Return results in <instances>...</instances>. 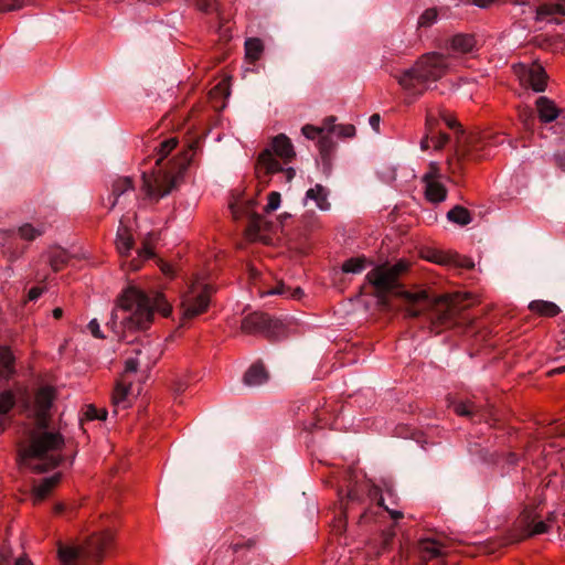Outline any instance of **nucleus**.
<instances>
[{
  "mask_svg": "<svg viewBox=\"0 0 565 565\" xmlns=\"http://www.w3.org/2000/svg\"><path fill=\"white\" fill-rule=\"evenodd\" d=\"M158 262L160 264L161 271L167 277L173 278L175 276V268L171 264L166 263L162 259H159Z\"/></svg>",
  "mask_w": 565,
  "mask_h": 565,
  "instance_id": "nucleus-49",
  "label": "nucleus"
},
{
  "mask_svg": "<svg viewBox=\"0 0 565 565\" xmlns=\"http://www.w3.org/2000/svg\"><path fill=\"white\" fill-rule=\"evenodd\" d=\"M87 328L90 331V333L93 334V337H95L97 339H105V335L100 331L99 323L96 319L90 320Z\"/></svg>",
  "mask_w": 565,
  "mask_h": 565,
  "instance_id": "nucleus-48",
  "label": "nucleus"
},
{
  "mask_svg": "<svg viewBox=\"0 0 565 565\" xmlns=\"http://www.w3.org/2000/svg\"><path fill=\"white\" fill-rule=\"evenodd\" d=\"M280 202H281V195L279 192L277 191H273L268 194V203L267 205L265 206V211L267 213L269 212H273V211H276L279 205H280Z\"/></svg>",
  "mask_w": 565,
  "mask_h": 565,
  "instance_id": "nucleus-40",
  "label": "nucleus"
},
{
  "mask_svg": "<svg viewBox=\"0 0 565 565\" xmlns=\"http://www.w3.org/2000/svg\"><path fill=\"white\" fill-rule=\"evenodd\" d=\"M335 132L341 137L351 138L355 135V127L353 125H339Z\"/></svg>",
  "mask_w": 565,
  "mask_h": 565,
  "instance_id": "nucleus-46",
  "label": "nucleus"
},
{
  "mask_svg": "<svg viewBox=\"0 0 565 565\" xmlns=\"http://www.w3.org/2000/svg\"><path fill=\"white\" fill-rule=\"evenodd\" d=\"M454 411L459 416H465L473 422L482 420L488 417L489 413L482 406L475 404L473 402H458L454 405Z\"/></svg>",
  "mask_w": 565,
  "mask_h": 565,
  "instance_id": "nucleus-13",
  "label": "nucleus"
},
{
  "mask_svg": "<svg viewBox=\"0 0 565 565\" xmlns=\"http://www.w3.org/2000/svg\"><path fill=\"white\" fill-rule=\"evenodd\" d=\"M440 178L439 167L437 163L431 162L429 164V171L423 177V181L427 182L428 180L437 181Z\"/></svg>",
  "mask_w": 565,
  "mask_h": 565,
  "instance_id": "nucleus-45",
  "label": "nucleus"
},
{
  "mask_svg": "<svg viewBox=\"0 0 565 565\" xmlns=\"http://www.w3.org/2000/svg\"><path fill=\"white\" fill-rule=\"evenodd\" d=\"M438 18V12L435 8L426 9L420 17L418 18V26L419 28H429L434 23H436Z\"/></svg>",
  "mask_w": 565,
  "mask_h": 565,
  "instance_id": "nucleus-36",
  "label": "nucleus"
},
{
  "mask_svg": "<svg viewBox=\"0 0 565 565\" xmlns=\"http://www.w3.org/2000/svg\"><path fill=\"white\" fill-rule=\"evenodd\" d=\"M178 140L170 138L160 143L158 158L156 159V166L158 170L151 171V173L142 172V190L149 199L158 201L160 198L168 195L175 186L183 172L192 160L190 153L198 141L189 146L180 158L169 161L167 164L161 166L162 161L169 156V153L177 147Z\"/></svg>",
  "mask_w": 565,
  "mask_h": 565,
  "instance_id": "nucleus-4",
  "label": "nucleus"
},
{
  "mask_svg": "<svg viewBox=\"0 0 565 565\" xmlns=\"http://www.w3.org/2000/svg\"><path fill=\"white\" fill-rule=\"evenodd\" d=\"M269 379L268 372L260 362L252 364L244 374L243 382L248 387H257Z\"/></svg>",
  "mask_w": 565,
  "mask_h": 565,
  "instance_id": "nucleus-14",
  "label": "nucleus"
},
{
  "mask_svg": "<svg viewBox=\"0 0 565 565\" xmlns=\"http://www.w3.org/2000/svg\"><path fill=\"white\" fill-rule=\"evenodd\" d=\"M23 7V0H0V12L13 11Z\"/></svg>",
  "mask_w": 565,
  "mask_h": 565,
  "instance_id": "nucleus-42",
  "label": "nucleus"
},
{
  "mask_svg": "<svg viewBox=\"0 0 565 565\" xmlns=\"http://www.w3.org/2000/svg\"><path fill=\"white\" fill-rule=\"evenodd\" d=\"M494 0H473V3L480 8L489 7Z\"/></svg>",
  "mask_w": 565,
  "mask_h": 565,
  "instance_id": "nucleus-60",
  "label": "nucleus"
},
{
  "mask_svg": "<svg viewBox=\"0 0 565 565\" xmlns=\"http://www.w3.org/2000/svg\"><path fill=\"white\" fill-rule=\"evenodd\" d=\"M85 416L88 420H95L99 417V409L93 405H89L86 409Z\"/></svg>",
  "mask_w": 565,
  "mask_h": 565,
  "instance_id": "nucleus-51",
  "label": "nucleus"
},
{
  "mask_svg": "<svg viewBox=\"0 0 565 565\" xmlns=\"http://www.w3.org/2000/svg\"><path fill=\"white\" fill-rule=\"evenodd\" d=\"M138 255L145 259H149L154 256V253L148 244H145L143 247L138 250Z\"/></svg>",
  "mask_w": 565,
  "mask_h": 565,
  "instance_id": "nucleus-52",
  "label": "nucleus"
},
{
  "mask_svg": "<svg viewBox=\"0 0 565 565\" xmlns=\"http://www.w3.org/2000/svg\"><path fill=\"white\" fill-rule=\"evenodd\" d=\"M447 70V57L441 53L431 52L420 56L413 67L394 77L405 90L420 95L430 83L440 79Z\"/></svg>",
  "mask_w": 565,
  "mask_h": 565,
  "instance_id": "nucleus-6",
  "label": "nucleus"
},
{
  "mask_svg": "<svg viewBox=\"0 0 565 565\" xmlns=\"http://www.w3.org/2000/svg\"><path fill=\"white\" fill-rule=\"evenodd\" d=\"M246 57L252 62L257 61L263 52V43L259 39L253 38L245 42Z\"/></svg>",
  "mask_w": 565,
  "mask_h": 565,
  "instance_id": "nucleus-33",
  "label": "nucleus"
},
{
  "mask_svg": "<svg viewBox=\"0 0 565 565\" xmlns=\"http://www.w3.org/2000/svg\"><path fill=\"white\" fill-rule=\"evenodd\" d=\"M434 262L438 264H454L457 267L472 269L475 267L473 262L470 258L461 257L459 255H444L439 254L434 257Z\"/></svg>",
  "mask_w": 565,
  "mask_h": 565,
  "instance_id": "nucleus-25",
  "label": "nucleus"
},
{
  "mask_svg": "<svg viewBox=\"0 0 565 565\" xmlns=\"http://www.w3.org/2000/svg\"><path fill=\"white\" fill-rule=\"evenodd\" d=\"M141 364V360L129 358L126 360L125 370L126 372H136L138 366Z\"/></svg>",
  "mask_w": 565,
  "mask_h": 565,
  "instance_id": "nucleus-50",
  "label": "nucleus"
},
{
  "mask_svg": "<svg viewBox=\"0 0 565 565\" xmlns=\"http://www.w3.org/2000/svg\"><path fill=\"white\" fill-rule=\"evenodd\" d=\"M14 565H33L32 562L26 557H19Z\"/></svg>",
  "mask_w": 565,
  "mask_h": 565,
  "instance_id": "nucleus-62",
  "label": "nucleus"
},
{
  "mask_svg": "<svg viewBox=\"0 0 565 565\" xmlns=\"http://www.w3.org/2000/svg\"><path fill=\"white\" fill-rule=\"evenodd\" d=\"M132 180L129 177L119 178L113 184V192L110 200L109 210L114 209L117 204L118 199L129 190H132Z\"/></svg>",
  "mask_w": 565,
  "mask_h": 565,
  "instance_id": "nucleus-24",
  "label": "nucleus"
},
{
  "mask_svg": "<svg viewBox=\"0 0 565 565\" xmlns=\"http://www.w3.org/2000/svg\"><path fill=\"white\" fill-rule=\"evenodd\" d=\"M129 393V387L118 384L115 388L113 401L116 406L122 405V407H126V398Z\"/></svg>",
  "mask_w": 565,
  "mask_h": 565,
  "instance_id": "nucleus-38",
  "label": "nucleus"
},
{
  "mask_svg": "<svg viewBox=\"0 0 565 565\" xmlns=\"http://www.w3.org/2000/svg\"><path fill=\"white\" fill-rule=\"evenodd\" d=\"M425 194L428 201L440 203L446 200L447 189L438 181L428 180L425 182Z\"/></svg>",
  "mask_w": 565,
  "mask_h": 565,
  "instance_id": "nucleus-20",
  "label": "nucleus"
},
{
  "mask_svg": "<svg viewBox=\"0 0 565 565\" xmlns=\"http://www.w3.org/2000/svg\"><path fill=\"white\" fill-rule=\"evenodd\" d=\"M257 161L258 164L265 169L267 175L276 172H284L288 182H290L296 175L294 168L282 169L280 163L275 159V157H273L270 149L263 150L259 153Z\"/></svg>",
  "mask_w": 565,
  "mask_h": 565,
  "instance_id": "nucleus-11",
  "label": "nucleus"
},
{
  "mask_svg": "<svg viewBox=\"0 0 565 565\" xmlns=\"http://www.w3.org/2000/svg\"><path fill=\"white\" fill-rule=\"evenodd\" d=\"M518 461H519V457H518L516 454L509 452V454L505 455V462L508 465H512L513 466V465H516Z\"/></svg>",
  "mask_w": 565,
  "mask_h": 565,
  "instance_id": "nucleus-57",
  "label": "nucleus"
},
{
  "mask_svg": "<svg viewBox=\"0 0 565 565\" xmlns=\"http://www.w3.org/2000/svg\"><path fill=\"white\" fill-rule=\"evenodd\" d=\"M10 553L4 551V550H0V565H9L10 563Z\"/></svg>",
  "mask_w": 565,
  "mask_h": 565,
  "instance_id": "nucleus-56",
  "label": "nucleus"
},
{
  "mask_svg": "<svg viewBox=\"0 0 565 565\" xmlns=\"http://www.w3.org/2000/svg\"><path fill=\"white\" fill-rule=\"evenodd\" d=\"M318 145H319L321 161H326L328 159V157H331V154L335 148V142L333 141V139L330 135H324V136H321Z\"/></svg>",
  "mask_w": 565,
  "mask_h": 565,
  "instance_id": "nucleus-35",
  "label": "nucleus"
},
{
  "mask_svg": "<svg viewBox=\"0 0 565 565\" xmlns=\"http://www.w3.org/2000/svg\"><path fill=\"white\" fill-rule=\"evenodd\" d=\"M445 120H446V124H447V126H448L449 128H451V129L459 128V125L457 124V121H456V120H454V119H448V118H446Z\"/></svg>",
  "mask_w": 565,
  "mask_h": 565,
  "instance_id": "nucleus-63",
  "label": "nucleus"
},
{
  "mask_svg": "<svg viewBox=\"0 0 565 565\" xmlns=\"http://www.w3.org/2000/svg\"><path fill=\"white\" fill-rule=\"evenodd\" d=\"M556 166L565 172V151L555 156Z\"/></svg>",
  "mask_w": 565,
  "mask_h": 565,
  "instance_id": "nucleus-55",
  "label": "nucleus"
},
{
  "mask_svg": "<svg viewBox=\"0 0 565 565\" xmlns=\"http://www.w3.org/2000/svg\"><path fill=\"white\" fill-rule=\"evenodd\" d=\"M213 289L211 286H204L202 290H191L182 298V318L191 319L204 312L210 305V296Z\"/></svg>",
  "mask_w": 565,
  "mask_h": 565,
  "instance_id": "nucleus-10",
  "label": "nucleus"
},
{
  "mask_svg": "<svg viewBox=\"0 0 565 565\" xmlns=\"http://www.w3.org/2000/svg\"><path fill=\"white\" fill-rule=\"evenodd\" d=\"M529 309L533 312H536L545 317H555L561 311L556 303L545 300L531 301L529 305Z\"/></svg>",
  "mask_w": 565,
  "mask_h": 565,
  "instance_id": "nucleus-23",
  "label": "nucleus"
},
{
  "mask_svg": "<svg viewBox=\"0 0 565 565\" xmlns=\"http://www.w3.org/2000/svg\"><path fill=\"white\" fill-rule=\"evenodd\" d=\"M271 146H273V150H270L271 153L273 154L275 153L277 157L281 158L285 163L290 162L296 156L294 146H292L290 139L287 136H285L284 134L276 136L273 139Z\"/></svg>",
  "mask_w": 565,
  "mask_h": 565,
  "instance_id": "nucleus-15",
  "label": "nucleus"
},
{
  "mask_svg": "<svg viewBox=\"0 0 565 565\" xmlns=\"http://www.w3.org/2000/svg\"><path fill=\"white\" fill-rule=\"evenodd\" d=\"M263 223L264 220L259 214L255 212L248 214L247 230L250 234L257 235L263 228Z\"/></svg>",
  "mask_w": 565,
  "mask_h": 565,
  "instance_id": "nucleus-37",
  "label": "nucleus"
},
{
  "mask_svg": "<svg viewBox=\"0 0 565 565\" xmlns=\"http://www.w3.org/2000/svg\"><path fill=\"white\" fill-rule=\"evenodd\" d=\"M436 122L437 121L435 118L428 116L426 119V127L431 135V142L434 143V148L441 149L449 141V136L440 131L436 134L434 128Z\"/></svg>",
  "mask_w": 565,
  "mask_h": 565,
  "instance_id": "nucleus-26",
  "label": "nucleus"
},
{
  "mask_svg": "<svg viewBox=\"0 0 565 565\" xmlns=\"http://www.w3.org/2000/svg\"><path fill=\"white\" fill-rule=\"evenodd\" d=\"M70 255L65 249L55 248L50 252L49 260L53 270H61L68 262Z\"/></svg>",
  "mask_w": 565,
  "mask_h": 565,
  "instance_id": "nucleus-29",
  "label": "nucleus"
},
{
  "mask_svg": "<svg viewBox=\"0 0 565 565\" xmlns=\"http://www.w3.org/2000/svg\"><path fill=\"white\" fill-rule=\"evenodd\" d=\"M366 259L364 257L350 258L342 265L344 273L360 274L365 269Z\"/></svg>",
  "mask_w": 565,
  "mask_h": 565,
  "instance_id": "nucleus-34",
  "label": "nucleus"
},
{
  "mask_svg": "<svg viewBox=\"0 0 565 565\" xmlns=\"http://www.w3.org/2000/svg\"><path fill=\"white\" fill-rule=\"evenodd\" d=\"M431 140V135L429 134V130H427L426 136L420 141V149L427 150L429 148V141Z\"/></svg>",
  "mask_w": 565,
  "mask_h": 565,
  "instance_id": "nucleus-58",
  "label": "nucleus"
},
{
  "mask_svg": "<svg viewBox=\"0 0 565 565\" xmlns=\"http://www.w3.org/2000/svg\"><path fill=\"white\" fill-rule=\"evenodd\" d=\"M323 164V172L329 174L331 170V157H328L326 161H322Z\"/></svg>",
  "mask_w": 565,
  "mask_h": 565,
  "instance_id": "nucleus-61",
  "label": "nucleus"
},
{
  "mask_svg": "<svg viewBox=\"0 0 565 565\" xmlns=\"http://www.w3.org/2000/svg\"><path fill=\"white\" fill-rule=\"evenodd\" d=\"M329 191L321 184H316L313 188H310L306 192L307 200H313L318 209L322 211H328L331 206L328 201Z\"/></svg>",
  "mask_w": 565,
  "mask_h": 565,
  "instance_id": "nucleus-19",
  "label": "nucleus"
},
{
  "mask_svg": "<svg viewBox=\"0 0 565 565\" xmlns=\"http://www.w3.org/2000/svg\"><path fill=\"white\" fill-rule=\"evenodd\" d=\"M43 289L40 287H33L29 290L28 298L33 301L36 300L42 295Z\"/></svg>",
  "mask_w": 565,
  "mask_h": 565,
  "instance_id": "nucleus-54",
  "label": "nucleus"
},
{
  "mask_svg": "<svg viewBox=\"0 0 565 565\" xmlns=\"http://www.w3.org/2000/svg\"><path fill=\"white\" fill-rule=\"evenodd\" d=\"M61 475L56 473L52 477L44 478L40 483H36L32 488V499L34 503L43 501L53 488L60 482Z\"/></svg>",
  "mask_w": 565,
  "mask_h": 565,
  "instance_id": "nucleus-16",
  "label": "nucleus"
},
{
  "mask_svg": "<svg viewBox=\"0 0 565 565\" xmlns=\"http://www.w3.org/2000/svg\"><path fill=\"white\" fill-rule=\"evenodd\" d=\"M253 545H254V541L253 540H248L244 544H241V543L234 544L233 545V550H234V552H238L243 547L250 548Z\"/></svg>",
  "mask_w": 565,
  "mask_h": 565,
  "instance_id": "nucleus-59",
  "label": "nucleus"
},
{
  "mask_svg": "<svg viewBox=\"0 0 565 565\" xmlns=\"http://www.w3.org/2000/svg\"><path fill=\"white\" fill-rule=\"evenodd\" d=\"M339 497L342 504H345L344 509H348L349 502H355L361 499V495L355 488H350L345 494L343 493V490H339Z\"/></svg>",
  "mask_w": 565,
  "mask_h": 565,
  "instance_id": "nucleus-39",
  "label": "nucleus"
},
{
  "mask_svg": "<svg viewBox=\"0 0 565 565\" xmlns=\"http://www.w3.org/2000/svg\"><path fill=\"white\" fill-rule=\"evenodd\" d=\"M334 122H335V117H333V116L327 117L323 120V127H321L322 132L324 130H327L328 135L334 134L337 131V129L339 128V125H335Z\"/></svg>",
  "mask_w": 565,
  "mask_h": 565,
  "instance_id": "nucleus-47",
  "label": "nucleus"
},
{
  "mask_svg": "<svg viewBox=\"0 0 565 565\" xmlns=\"http://www.w3.org/2000/svg\"><path fill=\"white\" fill-rule=\"evenodd\" d=\"M417 552L423 562L441 556L440 545L433 539L420 540L417 544Z\"/></svg>",
  "mask_w": 565,
  "mask_h": 565,
  "instance_id": "nucleus-18",
  "label": "nucleus"
},
{
  "mask_svg": "<svg viewBox=\"0 0 565 565\" xmlns=\"http://www.w3.org/2000/svg\"><path fill=\"white\" fill-rule=\"evenodd\" d=\"M548 525L544 521H536L530 512H524L519 520V527L511 531L509 535L498 543H493L489 548L494 553L497 547H502L512 543H518L526 537L546 533Z\"/></svg>",
  "mask_w": 565,
  "mask_h": 565,
  "instance_id": "nucleus-7",
  "label": "nucleus"
},
{
  "mask_svg": "<svg viewBox=\"0 0 565 565\" xmlns=\"http://www.w3.org/2000/svg\"><path fill=\"white\" fill-rule=\"evenodd\" d=\"M151 351V348L149 345H141V347H138V348H135L134 349V352L137 354V355H143L146 354L147 355V362L145 363L146 366L149 369L151 367L152 364L156 363L157 359L159 358V354L153 359V361H150V353Z\"/></svg>",
  "mask_w": 565,
  "mask_h": 565,
  "instance_id": "nucleus-43",
  "label": "nucleus"
},
{
  "mask_svg": "<svg viewBox=\"0 0 565 565\" xmlns=\"http://www.w3.org/2000/svg\"><path fill=\"white\" fill-rule=\"evenodd\" d=\"M46 232V226L43 223L34 226L31 223H24L18 228V235L28 242H33L38 237L42 236Z\"/></svg>",
  "mask_w": 565,
  "mask_h": 565,
  "instance_id": "nucleus-22",
  "label": "nucleus"
},
{
  "mask_svg": "<svg viewBox=\"0 0 565 565\" xmlns=\"http://www.w3.org/2000/svg\"><path fill=\"white\" fill-rule=\"evenodd\" d=\"M303 291L301 288L297 287L294 290H290L282 281H279L276 287L267 290L265 295H278L286 298L299 299L302 296Z\"/></svg>",
  "mask_w": 565,
  "mask_h": 565,
  "instance_id": "nucleus-31",
  "label": "nucleus"
},
{
  "mask_svg": "<svg viewBox=\"0 0 565 565\" xmlns=\"http://www.w3.org/2000/svg\"><path fill=\"white\" fill-rule=\"evenodd\" d=\"M13 373V356L8 349L0 350V379H8Z\"/></svg>",
  "mask_w": 565,
  "mask_h": 565,
  "instance_id": "nucleus-30",
  "label": "nucleus"
},
{
  "mask_svg": "<svg viewBox=\"0 0 565 565\" xmlns=\"http://www.w3.org/2000/svg\"><path fill=\"white\" fill-rule=\"evenodd\" d=\"M114 546V534L109 529L94 532L82 543L58 544L57 555L63 565H100Z\"/></svg>",
  "mask_w": 565,
  "mask_h": 565,
  "instance_id": "nucleus-5",
  "label": "nucleus"
},
{
  "mask_svg": "<svg viewBox=\"0 0 565 565\" xmlns=\"http://www.w3.org/2000/svg\"><path fill=\"white\" fill-rule=\"evenodd\" d=\"M303 136L308 139H315L322 134V129L312 125H305L301 129Z\"/></svg>",
  "mask_w": 565,
  "mask_h": 565,
  "instance_id": "nucleus-44",
  "label": "nucleus"
},
{
  "mask_svg": "<svg viewBox=\"0 0 565 565\" xmlns=\"http://www.w3.org/2000/svg\"><path fill=\"white\" fill-rule=\"evenodd\" d=\"M196 7L204 13H211L214 11L220 13L218 6L215 0H196Z\"/></svg>",
  "mask_w": 565,
  "mask_h": 565,
  "instance_id": "nucleus-41",
  "label": "nucleus"
},
{
  "mask_svg": "<svg viewBox=\"0 0 565 565\" xmlns=\"http://www.w3.org/2000/svg\"><path fill=\"white\" fill-rule=\"evenodd\" d=\"M447 218L456 224H459L461 226L467 225L471 222V215L470 212L461 206L456 205L447 213Z\"/></svg>",
  "mask_w": 565,
  "mask_h": 565,
  "instance_id": "nucleus-28",
  "label": "nucleus"
},
{
  "mask_svg": "<svg viewBox=\"0 0 565 565\" xmlns=\"http://www.w3.org/2000/svg\"><path fill=\"white\" fill-rule=\"evenodd\" d=\"M241 328L245 333H262L269 339H277L282 332V324L263 312H253L246 316L242 320Z\"/></svg>",
  "mask_w": 565,
  "mask_h": 565,
  "instance_id": "nucleus-8",
  "label": "nucleus"
},
{
  "mask_svg": "<svg viewBox=\"0 0 565 565\" xmlns=\"http://www.w3.org/2000/svg\"><path fill=\"white\" fill-rule=\"evenodd\" d=\"M369 122L371 125V127L376 131L379 132L380 130V122H381V116L379 114H373L370 119H369Z\"/></svg>",
  "mask_w": 565,
  "mask_h": 565,
  "instance_id": "nucleus-53",
  "label": "nucleus"
},
{
  "mask_svg": "<svg viewBox=\"0 0 565 565\" xmlns=\"http://www.w3.org/2000/svg\"><path fill=\"white\" fill-rule=\"evenodd\" d=\"M540 119L544 122H551L558 116L555 105L546 97H540L536 100Z\"/></svg>",
  "mask_w": 565,
  "mask_h": 565,
  "instance_id": "nucleus-21",
  "label": "nucleus"
},
{
  "mask_svg": "<svg viewBox=\"0 0 565 565\" xmlns=\"http://www.w3.org/2000/svg\"><path fill=\"white\" fill-rule=\"evenodd\" d=\"M116 245L121 256H126L129 254L134 246V241L131 236L128 234L127 230L124 228L118 231Z\"/></svg>",
  "mask_w": 565,
  "mask_h": 565,
  "instance_id": "nucleus-32",
  "label": "nucleus"
},
{
  "mask_svg": "<svg viewBox=\"0 0 565 565\" xmlns=\"http://www.w3.org/2000/svg\"><path fill=\"white\" fill-rule=\"evenodd\" d=\"M55 399L51 386L40 387L34 395L24 393L18 401V407L30 423L22 427L17 443V463L20 469L42 473L58 466L65 440L58 431L50 430V409Z\"/></svg>",
  "mask_w": 565,
  "mask_h": 565,
  "instance_id": "nucleus-2",
  "label": "nucleus"
},
{
  "mask_svg": "<svg viewBox=\"0 0 565 565\" xmlns=\"http://www.w3.org/2000/svg\"><path fill=\"white\" fill-rule=\"evenodd\" d=\"M546 73L541 65H532L524 68L521 81L527 83L535 92H544L546 87Z\"/></svg>",
  "mask_w": 565,
  "mask_h": 565,
  "instance_id": "nucleus-12",
  "label": "nucleus"
},
{
  "mask_svg": "<svg viewBox=\"0 0 565 565\" xmlns=\"http://www.w3.org/2000/svg\"><path fill=\"white\" fill-rule=\"evenodd\" d=\"M408 270V264L399 260L376 266L367 273L366 279L376 290L381 302L388 307V297L401 300L405 317L416 319L423 329L440 333L458 324L465 318L462 312L470 306L468 298L460 294L437 295L427 289L407 290L401 277Z\"/></svg>",
  "mask_w": 565,
  "mask_h": 565,
  "instance_id": "nucleus-1",
  "label": "nucleus"
},
{
  "mask_svg": "<svg viewBox=\"0 0 565 565\" xmlns=\"http://www.w3.org/2000/svg\"><path fill=\"white\" fill-rule=\"evenodd\" d=\"M65 511V505L63 503H57L55 507H54V512L57 513V514H61Z\"/></svg>",
  "mask_w": 565,
  "mask_h": 565,
  "instance_id": "nucleus-64",
  "label": "nucleus"
},
{
  "mask_svg": "<svg viewBox=\"0 0 565 565\" xmlns=\"http://www.w3.org/2000/svg\"><path fill=\"white\" fill-rule=\"evenodd\" d=\"M118 306L106 323L121 339L127 332L147 330L153 322L154 313L169 317L172 307L164 295L158 291L146 292L136 286H128L118 297Z\"/></svg>",
  "mask_w": 565,
  "mask_h": 565,
  "instance_id": "nucleus-3",
  "label": "nucleus"
},
{
  "mask_svg": "<svg viewBox=\"0 0 565 565\" xmlns=\"http://www.w3.org/2000/svg\"><path fill=\"white\" fill-rule=\"evenodd\" d=\"M450 45L454 51L467 54L477 49V41L472 34L459 33L451 38Z\"/></svg>",
  "mask_w": 565,
  "mask_h": 565,
  "instance_id": "nucleus-17",
  "label": "nucleus"
},
{
  "mask_svg": "<svg viewBox=\"0 0 565 565\" xmlns=\"http://www.w3.org/2000/svg\"><path fill=\"white\" fill-rule=\"evenodd\" d=\"M458 148L456 151V160H449V170L452 174L461 172L466 160H477L479 156L476 151L479 149V141L477 136H466L462 130L458 131Z\"/></svg>",
  "mask_w": 565,
  "mask_h": 565,
  "instance_id": "nucleus-9",
  "label": "nucleus"
},
{
  "mask_svg": "<svg viewBox=\"0 0 565 565\" xmlns=\"http://www.w3.org/2000/svg\"><path fill=\"white\" fill-rule=\"evenodd\" d=\"M14 404L15 398L10 391H4L0 394V434L6 429L2 417L10 412Z\"/></svg>",
  "mask_w": 565,
  "mask_h": 565,
  "instance_id": "nucleus-27",
  "label": "nucleus"
}]
</instances>
